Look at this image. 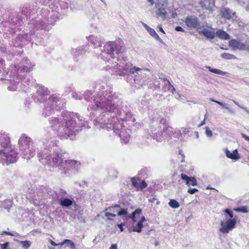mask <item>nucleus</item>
Instances as JSON below:
<instances>
[{
	"label": "nucleus",
	"instance_id": "nucleus-16",
	"mask_svg": "<svg viewBox=\"0 0 249 249\" xmlns=\"http://www.w3.org/2000/svg\"><path fill=\"white\" fill-rule=\"evenodd\" d=\"M226 156L231 159L238 160L240 158V156L237 152V150H234L232 152L227 150L226 151Z\"/></svg>",
	"mask_w": 249,
	"mask_h": 249
},
{
	"label": "nucleus",
	"instance_id": "nucleus-4",
	"mask_svg": "<svg viewBox=\"0 0 249 249\" xmlns=\"http://www.w3.org/2000/svg\"><path fill=\"white\" fill-rule=\"evenodd\" d=\"M120 208L119 205H116L113 207H109L107 208L106 209L105 211L101 212L100 214L97 215L96 218L102 216L103 219H105L106 220H113V218L111 217H116V215L111 213L109 212H107V211H109L111 212H114V209Z\"/></svg>",
	"mask_w": 249,
	"mask_h": 249
},
{
	"label": "nucleus",
	"instance_id": "nucleus-52",
	"mask_svg": "<svg viewBox=\"0 0 249 249\" xmlns=\"http://www.w3.org/2000/svg\"><path fill=\"white\" fill-rule=\"evenodd\" d=\"M3 233H7V234H8L11 235H13V234H11V233H10V232H7L6 231H3Z\"/></svg>",
	"mask_w": 249,
	"mask_h": 249
},
{
	"label": "nucleus",
	"instance_id": "nucleus-37",
	"mask_svg": "<svg viewBox=\"0 0 249 249\" xmlns=\"http://www.w3.org/2000/svg\"><path fill=\"white\" fill-rule=\"evenodd\" d=\"M245 49L244 50L249 51V40L244 43Z\"/></svg>",
	"mask_w": 249,
	"mask_h": 249
},
{
	"label": "nucleus",
	"instance_id": "nucleus-33",
	"mask_svg": "<svg viewBox=\"0 0 249 249\" xmlns=\"http://www.w3.org/2000/svg\"><path fill=\"white\" fill-rule=\"evenodd\" d=\"M167 86L168 90L173 93L174 91L175 90V89L169 81H168Z\"/></svg>",
	"mask_w": 249,
	"mask_h": 249
},
{
	"label": "nucleus",
	"instance_id": "nucleus-31",
	"mask_svg": "<svg viewBox=\"0 0 249 249\" xmlns=\"http://www.w3.org/2000/svg\"><path fill=\"white\" fill-rule=\"evenodd\" d=\"M205 134L208 137H211L213 135L212 131L207 127H205Z\"/></svg>",
	"mask_w": 249,
	"mask_h": 249
},
{
	"label": "nucleus",
	"instance_id": "nucleus-2",
	"mask_svg": "<svg viewBox=\"0 0 249 249\" xmlns=\"http://www.w3.org/2000/svg\"><path fill=\"white\" fill-rule=\"evenodd\" d=\"M236 223V220L234 218L229 219L226 221H221L219 231L223 233H228L234 228Z\"/></svg>",
	"mask_w": 249,
	"mask_h": 249
},
{
	"label": "nucleus",
	"instance_id": "nucleus-24",
	"mask_svg": "<svg viewBox=\"0 0 249 249\" xmlns=\"http://www.w3.org/2000/svg\"><path fill=\"white\" fill-rule=\"evenodd\" d=\"M19 242L22 245V248L24 249H28L32 244L31 241L29 240L21 241Z\"/></svg>",
	"mask_w": 249,
	"mask_h": 249
},
{
	"label": "nucleus",
	"instance_id": "nucleus-25",
	"mask_svg": "<svg viewBox=\"0 0 249 249\" xmlns=\"http://www.w3.org/2000/svg\"><path fill=\"white\" fill-rule=\"evenodd\" d=\"M221 57L225 59H235V56L232 54L228 53H223L221 54Z\"/></svg>",
	"mask_w": 249,
	"mask_h": 249
},
{
	"label": "nucleus",
	"instance_id": "nucleus-42",
	"mask_svg": "<svg viewBox=\"0 0 249 249\" xmlns=\"http://www.w3.org/2000/svg\"><path fill=\"white\" fill-rule=\"evenodd\" d=\"M134 214H140L142 212V210L141 209H137L134 211Z\"/></svg>",
	"mask_w": 249,
	"mask_h": 249
},
{
	"label": "nucleus",
	"instance_id": "nucleus-12",
	"mask_svg": "<svg viewBox=\"0 0 249 249\" xmlns=\"http://www.w3.org/2000/svg\"><path fill=\"white\" fill-rule=\"evenodd\" d=\"M200 4L204 8L212 10V8L214 6V0H200Z\"/></svg>",
	"mask_w": 249,
	"mask_h": 249
},
{
	"label": "nucleus",
	"instance_id": "nucleus-29",
	"mask_svg": "<svg viewBox=\"0 0 249 249\" xmlns=\"http://www.w3.org/2000/svg\"><path fill=\"white\" fill-rule=\"evenodd\" d=\"M120 211H117V212L118 213V214L117 215H119V216H123V215H126L128 213H127V211L126 209H121L120 208Z\"/></svg>",
	"mask_w": 249,
	"mask_h": 249
},
{
	"label": "nucleus",
	"instance_id": "nucleus-35",
	"mask_svg": "<svg viewBox=\"0 0 249 249\" xmlns=\"http://www.w3.org/2000/svg\"><path fill=\"white\" fill-rule=\"evenodd\" d=\"M198 190L196 188L189 189L188 191V192L191 194H194L196 192H197Z\"/></svg>",
	"mask_w": 249,
	"mask_h": 249
},
{
	"label": "nucleus",
	"instance_id": "nucleus-40",
	"mask_svg": "<svg viewBox=\"0 0 249 249\" xmlns=\"http://www.w3.org/2000/svg\"><path fill=\"white\" fill-rule=\"evenodd\" d=\"M25 70H26V71H29V72L31 71V69L29 68V69H27V67L24 66L22 68H21V69H20V71H24Z\"/></svg>",
	"mask_w": 249,
	"mask_h": 249
},
{
	"label": "nucleus",
	"instance_id": "nucleus-54",
	"mask_svg": "<svg viewBox=\"0 0 249 249\" xmlns=\"http://www.w3.org/2000/svg\"><path fill=\"white\" fill-rule=\"evenodd\" d=\"M103 2H104V0H101Z\"/></svg>",
	"mask_w": 249,
	"mask_h": 249
},
{
	"label": "nucleus",
	"instance_id": "nucleus-13",
	"mask_svg": "<svg viewBox=\"0 0 249 249\" xmlns=\"http://www.w3.org/2000/svg\"><path fill=\"white\" fill-rule=\"evenodd\" d=\"M181 179L186 180V184L189 186L190 185L196 186L197 185V181L196 178L194 177H189L185 174H182L181 175Z\"/></svg>",
	"mask_w": 249,
	"mask_h": 249
},
{
	"label": "nucleus",
	"instance_id": "nucleus-20",
	"mask_svg": "<svg viewBox=\"0 0 249 249\" xmlns=\"http://www.w3.org/2000/svg\"><path fill=\"white\" fill-rule=\"evenodd\" d=\"M206 68L208 69L211 72L214 73L215 74L225 75L227 73L226 72L222 71L220 70L212 68L209 66H207Z\"/></svg>",
	"mask_w": 249,
	"mask_h": 249
},
{
	"label": "nucleus",
	"instance_id": "nucleus-39",
	"mask_svg": "<svg viewBox=\"0 0 249 249\" xmlns=\"http://www.w3.org/2000/svg\"><path fill=\"white\" fill-rule=\"evenodd\" d=\"M225 212L226 213H228V214L229 215V216H230V218H232L233 217V214H232V213L231 211H230L229 210H226L225 211Z\"/></svg>",
	"mask_w": 249,
	"mask_h": 249
},
{
	"label": "nucleus",
	"instance_id": "nucleus-9",
	"mask_svg": "<svg viewBox=\"0 0 249 249\" xmlns=\"http://www.w3.org/2000/svg\"><path fill=\"white\" fill-rule=\"evenodd\" d=\"M107 47H109L110 49L108 50L109 53L114 54L115 52L116 53H122L125 51V48L123 46H116L113 43L110 45H107Z\"/></svg>",
	"mask_w": 249,
	"mask_h": 249
},
{
	"label": "nucleus",
	"instance_id": "nucleus-44",
	"mask_svg": "<svg viewBox=\"0 0 249 249\" xmlns=\"http://www.w3.org/2000/svg\"><path fill=\"white\" fill-rule=\"evenodd\" d=\"M123 224L122 223L117 224V226L120 228L121 231H124V228L123 227Z\"/></svg>",
	"mask_w": 249,
	"mask_h": 249
},
{
	"label": "nucleus",
	"instance_id": "nucleus-3",
	"mask_svg": "<svg viewBox=\"0 0 249 249\" xmlns=\"http://www.w3.org/2000/svg\"><path fill=\"white\" fill-rule=\"evenodd\" d=\"M182 20L190 29H196L197 30L200 26L199 19L195 16H188Z\"/></svg>",
	"mask_w": 249,
	"mask_h": 249
},
{
	"label": "nucleus",
	"instance_id": "nucleus-19",
	"mask_svg": "<svg viewBox=\"0 0 249 249\" xmlns=\"http://www.w3.org/2000/svg\"><path fill=\"white\" fill-rule=\"evenodd\" d=\"M37 93L39 95V97L37 96V100L40 102H42L44 100V99H42V95L45 96L47 94V89L45 87L41 88V89L38 90Z\"/></svg>",
	"mask_w": 249,
	"mask_h": 249
},
{
	"label": "nucleus",
	"instance_id": "nucleus-41",
	"mask_svg": "<svg viewBox=\"0 0 249 249\" xmlns=\"http://www.w3.org/2000/svg\"><path fill=\"white\" fill-rule=\"evenodd\" d=\"M136 214H134V212H133L131 215H129L128 217L131 218L133 219V221H135V217Z\"/></svg>",
	"mask_w": 249,
	"mask_h": 249
},
{
	"label": "nucleus",
	"instance_id": "nucleus-46",
	"mask_svg": "<svg viewBox=\"0 0 249 249\" xmlns=\"http://www.w3.org/2000/svg\"><path fill=\"white\" fill-rule=\"evenodd\" d=\"M158 28L159 29V30L162 33H163V34H165V32L164 31H163V30L162 29V27H161V25H158Z\"/></svg>",
	"mask_w": 249,
	"mask_h": 249
},
{
	"label": "nucleus",
	"instance_id": "nucleus-51",
	"mask_svg": "<svg viewBox=\"0 0 249 249\" xmlns=\"http://www.w3.org/2000/svg\"><path fill=\"white\" fill-rule=\"evenodd\" d=\"M148 1L149 2H150V3H151V4L152 5H153V0H148Z\"/></svg>",
	"mask_w": 249,
	"mask_h": 249
},
{
	"label": "nucleus",
	"instance_id": "nucleus-48",
	"mask_svg": "<svg viewBox=\"0 0 249 249\" xmlns=\"http://www.w3.org/2000/svg\"><path fill=\"white\" fill-rule=\"evenodd\" d=\"M145 218L144 217V216H142L141 219V220L139 221L140 222H141L142 224H143V222L145 221Z\"/></svg>",
	"mask_w": 249,
	"mask_h": 249
},
{
	"label": "nucleus",
	"instance_id": "nucleus-34",
	"mask_svg": "<svg viewBox=\"0 0 249 249\" xmlns=\"http://www.w3.org/2000/svg\"><path fill=\"white\" fill-rule=\"evenodd\" d=\"M233 102L236 105H237V106H238L239 107H240L241 108H242V109H243L244 110L246 111L248 113H249V111L247 109V108L244 107H243V106H241L239 105V104L236 102L234 100H232Z\"/></svg>",
	"mask_w": 249,
	"mask_h": 249
},
{
	"label": "nucleus",
	"instance_id": "nucleus-27",
	"mask_svg": "<svg viewBox=\"0 0 249 249\" xmlns=\"http://www.w3.org/2000/svg\"><path fill=\"white\" fill-rule=\"evenodd\" d=\"M168 204L172 208H178L179 207L178 202L174 199L171 200Z\"/></svg>",
	"mask_w": 249,
	"mask_h": 249
},
{
	"label": "nucleus",
	"instance_id": "nucleus-38",
	"mask_svg": "<svg viewBox=\"0 0 249 249\" xmlns=\"http://www.w3.org/2000/svg\"><path fill=\"white\" fill-rule=\"evenodd\" d=\"M175 30L178 32H184V29L181 27L180 26H177L175 28Z\"/></svg>",
	"mask_w": 249,
	"mask_h": 249
},
{
	"label": "nucleus",
	"instance_id": "nucleus-26",
	"mask_svg": "<svg viewBox=\"0 0 249 249\" xmlns=\"http://www.w3.org/2000/svg\"><path fill=\"white\" fill-rule=\"evenodd\" d=\"M143 227V224L140 222H138L136 226L134 227L133 229V231L140 232L142 231V229Z\"/></svg>",
	"mask_w": 249,
	"mask_h": 249
},
{
	"label": "nucleus",
	"instance_id": "nucleus-28",
	"mask_svg": "<svg viewBox=\"0 0 249 249\" xmlns=\"http://www.w3.org/2000/svg\"><path fill=\"white\" fill-rule=\"evenodd\" d=\"M125 70L126 71H128L129 73H132V74L134 73L135 72V71L142 70V69L141 68H139V67H133L130 68L129 70H128L127 68H126Z\"/></svg>",
	"mask_w": 249,
	"mask_h": 249
},
{
	"label": "nucleus",
	"instance_id": "nucleus-32",
	"mask_svg": "<svg viewBox=\"0 0 249 249\" xmlns=\"http://www.w3.org/2000/svg\"><path fill=\"white\" fill-rule=\"evenodd\" d=\"M120 137L123 140L124 142L127 143L129 141V137H126L125 139L124 138L125 137L124 136V132H122L121 133H120Z\"/></svg>",
	"mask_w": 249,
	"mask_h": 249
},
{
	"label": "nucleus",
	"instance_id": "nucleus-36",
	"mask_svg": "<svg viewBox=\"0 0 249 249\" xmlns=\"http://www.w3.org/2000/svg\"><path fill=\"white\" fill-rule=\"evenodd\" d=\"M1 249H9V243L6 242L2 245H1Z\"/></svg>",
	"mask_w": 249,
	"mask_h": 249
},
{
	"label": "nucleus",
	"instance_id": "nucleus-6",
	"mask_svg": "<svg viewBox=\"0 0 249 249\" xmlns=\"http://www.w3.org/2000/svg\"><path fill=\"white\" fill-rule=\"evenodd\" d=\"M0 154L2 155V160L5 161L7 165L17 161V154L15 152H11V153L7 154L5 152L0 151Z\"/></svg>",
	"mask_w": 249,
	"mask_h": 249
},
{
	"label": "nucleus",
	"instance_id": "nucleus-43",
	"mask_svg": "<svg viewBox=\"0 0 249 249\" xmlns=\"http://www.w3.org/2000/svg\"><path fill=\"white\" fill-rule=\"evenodd\" d=\"M241 136H242V137L243 138H244L245 140H246L247 141H249V136H248L246 135L245 134H243V133H242V134H241Z\"/></svg>",
	"mask_w": 249,
	"mask_h": 249
},
{
	"label": "nucleus",
	"instance_id": "nucleus-8",
	"mask_svg": "<svg viewBox=\"0 0 249 249\" xmlns=\"http://www.w3.org/2000/svg\"><path fill=\"white\" fill-rule=\"evenodd\" d=\"M131 180L132 185L138 190L142 189L147 187V184L143 180L135 178H131Z\"/></svg>",
	"mask_w": 249,
	"mask_h": 249
},
{
	"label": "nucleus",
	"instance_id": "nucleus-7",
	"mask_svg": "<svg viewBox=\"0 0 249 249\" xmlns=\"http://www.w3.org/2000/svg\"><path fill=\"white\" fill-rule=\"evenodd\" d=\"M52 161L50 157H48V165L50 166L53 167L54 166H60L63 163V160L61 157L59 155H56L55 157L52 158Z\"/></svg>",
	"mask_w": 249,
	"mask_h": 249
},
{
	"label": "nucleus",
	"instance_id": "nucleus-17",
	"mask_svg": "<svg viewBox=\"0 0 249 249\" xmlns=\"http://www.w3.org/2000/svg\"><path fill=\"white\" fill-rule=\"evenodd\" d=\"M215 34L221 39L228 40L230 38V36L225 31L222 30H218Z\"/></svg>",
	"mask_w": 249,
	"mask_h": 249
},
{
	"label": "nucleus",
	"instance_id": "nucleus-18",
	"mask_svg": "<svg viewBox=\"0 0 249 249\" xmlns=\"http://www.w3.org/2000/svg\"><path fill=\"white\" fill-rule=\"evenodd\" d=\"M167 13L163 8H159L156 12L157 17H160L162 20H164L167 18Z\"/></svg>",
	"mask_w": 249,
	"mask_h": 249
},
{
	"label": "nucleus",
	"instance_id": "nucleus-23",
	"mask_svg": "<svg viewBox=\"0 0 249 249\" xmlns=\"http://www.w3.org/2000/svg\"><path fill=\"white\" fill-rule=\"evenodd\" d=\"M60 204L62 206L69 207L72 205V202L70 199L65 198L61 201Z\"/></svg>",
	"mask_w": 249,
	"mask_h": 249
},
{
	"label": "nucleus",
	"instance_id": "nucleus-14",
	"mask_svg": "<svg viewBox=\"0 0 249 249\" xmlns=\"http://www.w3.org/2000/svg\"><path fill=\"white\" fill-rule=\"evenodd\" d=\"M65 164L68 167L78 170L80 168V162L77 160H65Z\"/></svg>",
	"mask_w": 249,
	"mask_h": 249
},
{
	"label": "nucleus",
	"instance_id": "nucleus-5",
	"mask_svg": "<svg viewBox=\"0 0 249 249\" xmlns=\"http://www.w3.org/2000/svg\"><path fill=\"white\" fill-rule=\"evenodd\" d=\"M197 31L208 38L213 39L215 36L214 30L210 26H200L197 28Z\"/></svg>",
	"mask_w": 249,
	"mask_h": 249
},
{
	"label": "nucleus",
	"instance_id": "nucleus-47",
	"mask_svg": "<svg viewBox=\"0 0 249 249\" xmlns=\"http://www.w3.org/2000/svg\"><path fill=\"white\" fill-rule=\"evenodd\" d=\"M50 243L53 246H56L57 245H58L59 244H57L56 243H55L54 242H53V240H50Z\"/></svg>",
	"mask_w": 249,
	"mask_h": 249
},
{
	"label": "nucleus",
	"instance_id": "nucleus-49",
	"mask_svg": "<svg viewBox=\"0 0 249 249\" xmlns=\"http://www.w3.org/2000/svg\"><path fill=\"white\" fill-rule=\"evenodd\" d=\"M205 119L198 125L199 126H201L205 124Z\"/></svg>",
	"mask_w": 249,
	"mask_h": 249
},
{
	"label": "nucleus",
	"instance_id": "nucleus-15",
	"mask_svg": "<svg viewBox=\"0 0 249 249\" xmlns=\"http://www.w3.org/2000/svg\"><path fill=\"white\" fill-rule=\"evenodd\" d=\"M222 16L227 19L231 18L235 13L232 12L230 9L227 8H222L220 10Z\"/></svg>",
	"mask_w": 249,
	"mask_h": 249
},
{
	"label": "nucleus",
	"instance_id": "nucleus-45",
	"mask_svg": "<svg viewBox=\"0 0 249 249\" xmlns=\"http://www.w3.org/2000/svg\"><path fill=\"white\" fill-rule=\"evenodd\" d=\"M109 249H117V246L116 244H113L111 246Z\"/></svg>",
	"mask_w": 249,
	"mask_h": 249
},
{
	"label": "nucleus",
	"instance_id": "nucleus-30",
	"mask_svg": "<svg viewBox=\"0 0 249 249\" xmlns=\"http://www.w3.org/2000/svg\"><path fill=\"white\" fill-rule=\"evenodd\" d=\"M234 210L236 212H242L243 213H247L249 212V211H248L247 210V208L245 207H242L234 209Z\"/></svg>",
	"mask_w": 249,
	"mask_h": 249
},
{
	"label": "nucleus",
	"instance_id": "nucleus-21",
	"mask_svg": "<svg viewBox=\"0 0 249 249\" xmlns=\"http://www.w3.org/2000/svg\"><path fill=\"white\" fill-rule=\"evenodd\" d=\"M64 244H67V245L69 246L71 249H75V245L71 240L69 239H65L62 242L59 244L60 246H63Z\"/></svg>",
	"mask_w": 249,
	"mask_h": 249
},
{
	"label": "nucleus",
	"instance_id": "nucleus-53",
	"mask_svg": "<svg viewBox=\"0 0 249 249\" xmlns=\"http://www.w3.org/2000/svg\"><path fill=\"white\" fill-rule=\"evenodd\" d=\"M49 249H55L53 248H52V247H49Z\"/></svg>",
	"mask_w": 249,
	"mask_h": 249
},
{
	"label": "nucleus",
	"instance_id": "nucleus-50",
	"mask_svg": "<svg viewBox=\"0 0 249 249\" xmlns=\"http://www.w3.org/2000/svg\"><path fill=\"white\" fill-rule=\"evenodd\" d=\"M177 16V14H176V13H172V17L174 18H175L176 16Z\"/></svg>",
	"mask_w": 249,
	"mask_h": 249
},
{
	"label": "nucleus",
	"instance_id": "nucleus-10",
	"mask_svg": "<svg viewBox=\"0 0 249 249\" xmlns=\"http://www.w3.org/2000/svg\"><path fill=\"white\" fill-rule=\"evenodd\" d=\"M229 45L234 50H244V49H245V45L244 43L234 39H232L229 41Z\"/></svg>",
	"mask_w": 249,
	"mask_h": 249
},
{
	"label": "nucleus",
	"instance_id": "nucleus-55",
	"mask_svg": "<svg viewBox=\"0 0 249 249\" xmlns=\"http://www.w3.org/2000/svg\"><path fill=\"white\" fill-rule=\"evenodd\" d=\"M207 189H211V188H210V187H207Z\"/></svg>",
	"mask_w": 249,
	"mask_h": 249
},
{
	"label": "nucleus",
	"instance_id": "nucleus-22",
	"mask_svg": "<svg viewBox=\"0 0 249 249\" xmlns=\"http://www.w3.org/2000/svg\"><path fill=\"white\" fill-rule=\"evenodd\" d=\"M210 101L215 102L220 106H221L222 107L226 109L230 113H233V112L232 111V110L229 107V106L227 104H223L222 102H220L219 101H215L213 100L212 98H210Z\"/></svg>",
	"mask_w": 249,
	"mask_h": 249
},
{
	"label": "nucleus",
	"instance_id": "nucleus-1",
	"mask_svg": "<svg viewBox=\"0 0 249 249\" xmlns=\"http://www.w3.org/2000/svg\"><path fill=\"white\" fill-rule=\"evenodd\" d=\"M18 142L22 146L21 149L24 154V159H30V156H28V152L31 157L34 155V146L30 138L25 136H22L19 140Z\"/></svg>",
	"mask_w": 249,
	"mask_h": 249
},
{
	"label": "nucleus",
	"instance_id": "nucleus-11",
	"mask_svg": "<svg viewBox=\"0 0 249 249\" xmlns=\"http://www.w3.org/2000/svg\"><path fill=\"white\" fill-rule=\"evenodd\" d=\"M142 25L144 27V28L146 30L148 33L154 38H155L157 40L159 41L160 42L162 43L163 41L162 39L156 33L155 31L149 27L147 24L144 23V22H142Z\"/></svg>",
	"mask_w": 249,
	"mask_h": 249
}]
</instances>
